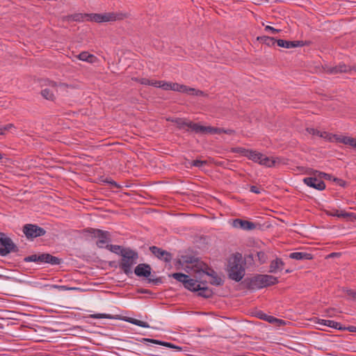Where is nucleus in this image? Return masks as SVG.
Masks as SVG:
<instances>
[{
  "label": "nucleus",
  "mask_w": 356,
  "mask_h": 356,
  "mask_svg": "<svg viewBox=\"0 0 356 356\" xmlns=\"http://www.w3.org/2000/svg\"><path fill=\"white\" fill-rule=\"evenodd\" d=\"M188 264L184 266L181 261L179 259V269L182 268L187 274L179 272V282H181L184 286L193 292H197L199 296L209 298L212 296L213 291L207 287L202 280L204 276L209 277V282L212 285L220 286L223 284L222 279L218 276V273L209 267L207 265L202 264L198 261H186Z\"/></svg>",
  "instance_id": "1"
},
{
  "label": "nucleus",
  "mask_w": 356,
  "mask_h": 356,
  "mask_svg": "<svg viewBox=\"0 0 356 356\" xmlns=\"http://www.w3.org/2000/svg\"><path fill=\"white\" fill-rule=\"evenodd\" d=\"M120 253L122 257L119 261L120 268L127 275L132 273L131 268L137 264L138 259V253L130 248L123 250Z\"/></svg>",
  "instance_id": "2"
},
{
  "label": "nucleus",
  "mask_w": 356,
  "mask_h": 356,
  "mask_svg": "<svg viewBox=\"0 0 356 356\" xmlns=\"http://www.w3.org/2000/svg\"><path fill=\"white\" fill-rule=\"evenodd\" d=\"M229 277L230 279L239 282L245 275V268L242 260L241 254H237L230 258L228 268Z\"/></svg>",
  "instance_id": "3"
},
{
  "label": "nucleus",
  "mask_w": 356,
  "mask_h": 356,
  "mask_svg": "<svg viewBox=\"0 0 356 356\" xmlns=\"http://www.w3.org/2000/svg\"><path fill=\"white\" fill-rule=\"evenodd\" d=\"M184 129L191 130L195 133L209 134H220V128L213 127L211 126H202L197 123H193L186 119L179 118V129Z\"/></svg>",
  "instance_id": "4"
},
{
  "label": "nucleus",
  "mask_w": 356,
  "mask_h": 356,
  "mask_svg": "<svg viewBox=\"0 0 356 356\" xmlns=\"http://www.w3.org/2000/svg\"><path fill=\"white\" fill-rule=\"evenodd\" d=\"M277 283L278 280L276 277L270 275H257L250 279L248 287L252 290H258Z\"/></svg>",
  "instance_id": "5"
},
{
  "label": "nucleus",
  "mask_w": 356,
  "mask_h": 356,
  "mask_svg": "<svg viewBox=\"0 0 356 356\" xmlns=\"http://www.w3.org/2000/svg\"><path fill=\"white\" fill-rule=\"evenodd\" d=\"M87 16L88 21L101 23L122 20L128 17V14L122 12H111L104 13H91Z\"/></svg>",
  "instance_id": "6"
},
{
  "label": "nucleus",
  "mask_w": 356,
  "mask_h": 356,
  "mask_svg": "<svg viewBox=\"0 0 356 356\" xmlns=\"http://www.w3.org/2000/svg\"><path fill=\"white\" fill-rule=\"evenodd\" d=\"M25 262H36L49 264L51 265H59L61 259L57 257L53 256L49 253H42L40 254H31L24 259Z\"/></svg>",
  "instance_id": "7"
},
{
  "label": "nucleus",
  "mask_w": 356,
  "mask_h": 356,
  "mask_svg": "<svg viewBox=\"0 0 356 356\" xmlns=\"http://www.w3.org/2000/svg\"><path fill=\"white\" fill-rule=\"evenodd\" d=\"M136 81L143 85L152 86L156 88H161L165 90H178V83L166 82L164 81H156L147 78L136 79Z\"/></svg>",
  "instance_id": "8"
},
{
  "label": "nucleus",
  "mask_w": 356,
  "mask_h": 356,
  "mask_svg": "<svg viewBox=\"0 0 356 356\" xmlns=\"http://www.w3.org/2000/svg\"><path fill=\"white\" fill-rule=\"evenodd\" d=\"M84 232L90 234L92 237L98 238L96 244L99 248H106L105 245L111 241V235L107 231L95 228H88L85 229Z\"/></svg>",
  "instance_id": "9"
},
{
  "label": "nucleus",
  "mask_w": 356,
  "mask_h": 356,
  "mask_svg": "<svg viewBox=\"0 0 356 356\" xmlns=\"http://www.w3.org/2000/svg\"><path fill=\"white\" fill-rule=\"evenodd\" d=\"M323 138L328 141H335L356 148V140L354 138L342 135L332 134L330 133H324L323 134Z\"/></svg>",
  "instance_id": "10"
},
{
  "label": "nucleus",
  "mask_w": 356,
  "mask_h": 356,
  "mask_svg": "<svg viewBox=\"0 0 356 356\" xmlns=\"http://www.w3.org/2000/svg\"><path fill=\"white\" fill-rule=\"evenodd\" d=\"M23 233L28 239H33L45 235L46 230L35 224H26L23 227Z\"/></svg>",
  "instance_id": "11"
},
{
  "label": "nucleus",
  "mask_w": 356,
  "mask_h": 356,
  "mask_svg": "<svg viewBox=\"0 0 356 356\" xmlns=\"http://www.w3.org/2000/svg\"><path fill=\"white\" fill-rule=\"evenodd\" d=\"M149 251L151 253L156 257L158 259L164 261L166 265L169 264L170 266V262L172 260V254L161 248H159L157 246H150L149 248Z\"/></svg>",
  "instance_id": "12"
},
{
  "label": "nucleus",
  "mask_w": 356,
  "mask_h": 356,
  "mask_svg": "<svg viewBox=\"0 0 356 356\" xmlns=\"http://www.w3.org/2000/svg\"><path fill=\"white\" fill-rule=\"evenodd\" d=\"M1 245L3 246V248H0V255L2 257H5L12 252H17L19 250L12 239L7 236L1 240Z\"/></svg>",
  "instance_id": "13"
},
{
  "label": "nucleus",
  "mask_w": 356,
  "mask_h": 356,
  "mask_svg": "<svg viewBox=\"0 0 356 356\" xmlns=\"http://www.w3.org/2000/svg\"><path fill=\"white\" fill-rule=\"evenodd\" d=\"M232 225L234 228L246 231L252 230L256 228V225L254 222L240 218L234 219Z\"/></svg>",
  "instance_id": "14"
},
{
  "label": "nucleus",
  "mask_w": 356,
  "mask_h": 356,
  "mask_svg": "<svg viewBox=\"0 0 356 356\" xmlns=\"http://www.w3.org/2000/svg\"><path fill=\"white\" fill-rule=\"evenodd\" d=\"M303 182L307 186L317 189L318 191H323L325 188V184L324 181L316 177H305L303 179Z\"/></svg>",
  "instance_id": "15"
},
{
  "label": "nucleus",
  "mask_w": 356,
  "mask_h": 356,
  "mask_svg": "<svg viewBox=\"0 0 356 356\" xmlns=\"http://www.w3.org/2000/svg\"><path fill=\"white\" fill-rule=\"evenodd\" d=\"M151 270L152 268L149 264H140L135 268L134 273L138 277H144L147 278L151 275Z\"/></svg>",
  "instance_id": "16"
},
{
  "label": "nucleus",
  "mask_w": 356,
  "mask_h": 356,
  "mask_svg": "<svg viewBox=\"0 0 356 356\" xmlns=\"http://www.w3.org/2000/svg\"><path fill=\"white\" fill-rule=\"evenodd\" d=\"M281 163L280 157H268L262 154L259 164L267 168H272Z\"/></svg>",
  "instance_id": "17"
},
{
  "label": "nucleus",
  "mask_w": 356,
  "mask_h": 356,
  "mask_svg": "<svg viewBox=\"0 0 356 356\" xmlns=\"http://www.w3.org/2000/svg\"><path fill=\"white\" fill-rule=\"evenodd\" d=\"M314 322L315 323L319 324L321 325L327 326V327L334 328V329L339 330H346V327H342L339 323L332 321V320H325V319H321L318 318H316L314 320Z\"/></svg>",
  "instance_id": "18"
},
{
  "label": "nucleus",
  "mask_w": 356,
  "mask_h": 356,
  "mask_svg": "<svg viewBox=\"0 0 356 356\" xmlns=\"http://www.w3.org/2000/svg\"><path fill=\"white\" fill-rule=\"evenodd\" d=\"M277 44L280 47H284L286 49H291L299 47H303L305 43L303 41L300 40H295V41H289L284 40H277Z\"/></svg>",
  "instance_id": "19"
},
{
  "label": "nucleus",
  "mask_w": 356,
  "mask_h": 356,
  "mask_svg": "<svg viewBox=\"0 0 356 356\" xmlns=\"http://www.w3.org/2000/svg\"><path fill=\"white\" fill-rule=\"evenodd\" d=\"M353 70H355V68H352L350 66H348L343 63H340L338 65L330 67L327 70V72L330 74H338V73H343V72H348L350 73Z\"/></svg>",
  "instance_id": "20"
},
{
  "label": "nucleus",
  "mask_w": 356,
  "mask_h": 356,
  "mask_svg": "<svg viewBox=\"0 0 356 356\" xmlns=\"http://www.w3.org/2000/svg\"><path fill=\"white\" fill-rule=\"evenodd\" d=\"M180 92L193 96H206L204 92L202 90H197L193 88H188L183 85H179V93Z\"/></svg>",
  "instance_id": "21"
},
{
  "label": "nucleus",
  "mask_w": 356,
  "mask_h": 356,
  "mask_svg": "<svg viewBox=\"0 0 356 356\" xmlns=\"http://www.w3.org/2000/svg\"><path fill=\"white\" fill-rule=\"evenodd\" d=\"M284 262L281 259L277 258L275 260H273L270 262V266H269V272L270 273H276L279 270H282L284 267Z\"/></svg>",
  "instance_id": "22"
},
{
  "label": "nucleus",
  "mask_w": 356,
  "mask_h": 356,
  "mask_svg": "<svg viewBox=\"0 0 356 356\" xmlns=\"http://www.w3.org/2000/svg\"><path fill=\"white\" fill-rule=\"evenodd\" d=\"M78 59L88 62L89 63H93L97 60V57L93 54H89L88 51H82L76 56Z\"/></svg>",
  "instance_id": "23"
},
{
  "label": "nucleus",
  "mask_w": 356,
  "mask_h": 356,
  "mask_svg": "<svg viewBox=\"0 0 356 356\" xmlns=\"http://www.w3.org/2000/svg\"><path fill=\"white\" fill-rule=\"evenodd\" d=\"M289 257L296 260H309L312 258L311 254L303 252H295L290 254Z\"/></svg>",
  "instance_id": "24"
},
{
  "label": "nucleus",
  "mask_w": 356,
  "mask_h": 356,
  "mask_svg": "<svg viewBox=\"0 0 356 356\" xmlns=\"http://www.w3.org/2000/svg\"><path fill=\"white\" fill-rule=\"evenodd\" d=\"M327 214L330 216H337L338 218H353L355 217V213H348L343 210H333L332 211H330Z\"/></svg>",
  "instance_id": "25"
},
{
  "label": "nucleus",
  "mask_w": 356,
  "mask_h": 356,
  "mask_svg": "<svg viewBox=\"0 0 356 356\" xmlns=\"http://www.w3.org/2000/svg\"><path fill=\"white\" fill-rule=\"evenodd\" d=\"M141 342L145 343V342H149L154 344H158L167 347L174 348H178V346H176L169 342H165L156 339H148V338H143L140 340Z\"/></svg>",
  "instance_id": "26"
},
{
  "label": "nucleus",
  "mask_w": 356,
  "mask_h": 356,
  "mask_svg": "<svg viewBox=\"0 0 356 356\" xmlns=\"http://www.w3.org/2000/svg\"><path fill=\"white\" fill-rule=\"evenodd\" d=\"M261 156H262V153L259 152L256 150L250 149L248 152V154H247V158L254 163H259L261 159Z\"/></svg>",
  "instance_id": "27"
},
{
  "label": "nucleus",
  "mask_w": 356,
  "mask_h": 356,
  "mask_svg": "<svg viewBox=\"0 0 356 356\" xmlns=\"http://www.w3.org/2000/svg\"><path fill=\"white\" fill-rule=\"evenodd\" d=\"M41 95L44 99L47 100L53 101L55 98L54 90L50 88H46L42 89L41 90Z\"/></svg>",
  "instance_id": "28"
},
{
  "label": "nucleus",
  "mask_w": 356,
  "mask_h": 356,
  "mask_svg": "<svg viewBox=\"0 0 356 356\" xmlns=\"http://www.w3.org/2000/svg\"><path fill=\"white\" fill-rule=\"evenodd\" d=\"M88 14H81V13H75L71 15H68L67 18L68 19L75 21V22H81L84 21L85 19L88 20Z\"/></svg>",
  "instance_id": "29"
},
{
  "label": "nucleus",
  "mask_w": 356,
  "mask_h": 356,
  "mask_svg": "<svg viewBox=\"0 0 356 356\" xmlns=\"http://www.w3.org/2000/svg\"><path fill=\"white\" fill-rule=\"evenodd\" d=\"M127 321L131 324H134V325L142 327H149V325L147 322L142 321L136 319V318H129L127 320Z\"/></svg>",
  "instance_id": "30"
},
{
  "label": "nucleus",
  "mask_w": 356,
  "mask_h": 356,
  "mask_svg": "<svg viewBox=\"0 0 356 356\" xmlns=\"http://www.w3.org/2000/svg\"><path fill=\"white\" fill-rule=\"evenodd\" d=\"M341 291L346 293V295L348 296V299L353 300V301H356V291L355 290H353L351 289H348V288H342Z\"/></svg>",
  "instance_id": "31"
},
{
  "label": "nucleus",
  "mask_w": 356,
  "mask_h": 356,
  "mask_svg": "<svg viewBox=\"0 0 356 356\" xmlns=\"http://www.w3.org/2000/svg\"><path fill=\"white\" fill-rule=\"evenodd\" d=\"M257 39L258 40L264 44H266L267 45H274L275 43H277L276 40L269 36H261L259 37Z\"/></svg>",
  "instance_id": "32"
},
{
  "label": "nucleus",
  "mask_w": 356,
  "mask_h": 356,
  "mask_svg": "<svg viewBox=\"0 0 356 356\" xmlns=\"http://www.w3.org/2000/svg\"><path fill=\"white\" fill-rule=\"evenodd\" d=\"M106 248L118 254H120V252L126 249L118 245H106Z\"/></svg>",
  "instance_id": "33"
},
{
  "label": "nucleus",
  "mask_w": 356,
  "mask_h": 356,
  "mask_svg": "<svg viewBox=\"0 0 356 356\" xmlns=\"http://www.w3.org/2000/svg\"><path fill=\"white\" fill-rule=\"evenodd\" d=\"M307 132L312 136H318L323 138V134L327 133L326 131H320L314 128H307Z\"/></svg>",
  "instance_id": "34"
},
{
  "label": "nucleus",
  "mask_w": 356,
  "mask_h": 356,
  "mask_svg": "<svg viewBox=\"0 0 356 356\" xmlns=\"http://www.w3.org/2000/svg\"><path fill=\"white\" fill-rule=\"evenodd\" d=\"M90 317L92 318H96V319H99V318L112 319V318H113L112 315L108 314H91L90 316Z\"/></svg>",
  "instance_id": "35"
},
{
  "label": "nucleus",
  "mask_w": 356,
  "mask_h": 356,
  "mask_svg": "<svg viewBox=\"0 0 356 356\" xmlns=\"http://www.w3.org/2000/svg\"><path fill=\"white\" fill-rule=\"evenodd\" d=\"M259 317L261 318V319H263V320H265L269 323H273L275 321H277L278 319L275 318L274 316H268L266 314H259Z\"/></svg>",
  "instance_id": "36"
},
{
  "label": "nucleus",
  "mask_w": 356,
  "mask_h": 356,
  "mask_svg": "<svg viewBox=\"0 0 356 356\" xmlns=\"http://www.w3.org/2000/svg\"><path fill=\"white\" fill-rule=\"evenodd\" d=\"M249 150L250 149H247L243 147H234L232 149V152L241 154L245 157H247V154H248Z\"/></svg>",
  "instance_id": "37"
},
{
  "label": "nucleus",
  "mask_w": 356,
  "mask_h": 356,
  "mask_svg": "<svg viewBox=\"0 0 356 356\" xmlns=\"http://www.w3.org/2000/svg\"><path fill=\"white\" fill-rule=\"evenodd\" d=\"M49 86L54 89V90H56V88L57 87L60 86V87H67V84L66 83H56L55 81H50L49 82Z\"/></svg>",
  "instance_id": "38"
},
{
  "label": "nucleus",
  "mask_w": 356,
  "mask_h": 356,
  "mask_svg": "<svg viewBox=\"0 0 356 356\" xmlns=\"http://www.w3.org/2000/svg\"><path fill=\"white\" fill-rule=\"evenodd\" d=\"M207 164L206 161L195 160L192 162V165L197 168H202Z\"/></svg>",
  "instance_id": "39"
},
{
  "label": "nucleus",
  "mask_w": 356,
  "mask_h": 356,
  "mask_svg": "<svg viewBox=\"0 0 356 356\" xmlns=\"http://www.w3.org/2000/svg\"><path fill=\"white\" fill-rule=\"evenodd\" d=\"M265 31H270L273 34H276V33H280L281 30L280 29H276L273 28V26H270L268 25V26H266Z\"/></svg>",
  "instance_id": "40"
},
{
  "label": "nucleus",
  "mask_w": 356,
  "mask_h": 356,
  "mask_svg": "<svg viewBox=\"0 0 356 356\" xmlns=\"http://www.w3.org/2000/svg\"><path fill=\"white\" fill-rule=\"evenodd\" d=\"M257 257L261 263H264L266 259V254L263 252H257Z\"/></svg>",
  "instance_id": "41"
},
{
  "label": "nucleus",
  "mask_w": 356,
  "mask_h": 356,
  "mask_svg": "<svg viewBox=\"0 0 356 356\" xmlns=\"http://www.w3.org/2000/svg\"><path fill=\"white\" fill-rule=\"evenodd\" d=\"M14 127L13 124H8L5 126L1 127V132H3V135L5 134L6 131L10 130L11 128Z\"/></svg>",
  "instance_id": "42"
},
{
  "label": "nucleus",
  "mask_w": 356,
  "mask_h": 356,
  "mask_svg": "<svg viewBox=\"0 0 356 356\" xmlns=\"http://www.w3.org/2000/svg\"><path fill=\"white\" fill-rule=\"evenodd\" d=\"M220 130L221 131V134L222 133H225L226 134H229V135H232L234 134V131L233 129H220Z\"/></svg>",
  "instance_id": "43"
},
{
  "label": "nucleus",
  "mask_w": 356,
  "mask_h": 356,
  "mask_svg": "<svg viewBox=\"0 0 356 356\" xmlns=\"http://www.w3.org/2000/svg\"><path fill=\"white\" fill-rule=\"evenodd\" d=\"M250 191L256 194L260 193V190L256 186H252L250 187Z\"/></svg>",
  "instance_id": "44"
},
{
  "label": "nucleus",
  "mask_w": 356,
  "mask_h": 356,
  "mask_svg": "<svg viewBox=\"0 0 356 356\" xmlns=\"http://www.w3.org/2000/svg\"><path fill=\"white\" fill-rule=\"evenodd\" d=\"M160 282L159 278L156 279H149V282H152L154 284H158Z\"/></svg>",
  "instance_id": "45"
},
{
  "label": "nucleus",
  "mask_w": 356,
  "mask_h": 356,
  "mask_svg": "<svg viewBox=\"0 0 356 356\" xmlns=\"http://www.w3.org/2000/svg\"><path fill=\"white\" fill-rule=\"evenodd\" d=\"M346 330H348L350 332H355L356 330V327L354 326H350L348 328H346Z\"/></svg>",
  "instance_id": "46"
},
{
  "label": "nucleus",
  "mask_w": 356,
  "mask_h": 356,
  "mask_svg": "<svg viewBox=\"0 0 356 356\" xmlns=\"http://www.w3.org/2000/svg\"><path fill=\"white\" fill-rule=\"evenodd\" d=\"M54 288H58L60 289H67V288L65 286H58V285H54Z\"/></svg>",
  "instance_id": "47"
},
{
  "label": "nucleus",
  "mask_w": 356,
  "mask_h": 356,
  "mask_svg": "<svg viewBox=\"0 0 356 356\" xmlns=\"http://www.w3.org/2000/svg\"><path fill=\"white\" fill-rule=\"evenodd\" d=\"M172 277L177 280H178V272L174 273L172 275Z\"/></svg>",
  "instance_id": "48"
},
{
  "label": "nucleus",
  "mask_w": 356,
  "mask_h": 356,
  "mask_svg": "<svg viewBox=\"0 0 356 356\" xmlns=\"http://www.w3.org/2000/svg\"><path fill=\"white\" fill-rule=\"evenodd\" d=\"M320 175H321V177H325V176H327V175L326 173H325V172H320Z\"/></svg>",
  "instance_id": "49"
},
{
  "label": "nucleus",
  "mask_w": 356,
  "mask_h": 356,
  "mask_svg": "<svg viewBox=\"0 0 356 356\" xmlns=\"http://www.w3.org/2000/svg\"><path fill=\"white\" fill-rule=\"evenodd\" d=\"M112 184H113L115 186H118V184L115 181L111 182Z\"/></svg>",
  "instance_id": "50"
},
{
  "label": "nucleus",
  "mask_w": 356,
  "mask_h": 356,
  "mask_svg": "<svg viewBox=\"0 0 356 356\" xmlns=\"http://www.w3.org/2000/svg\"><path fill=\"white\" fill-rule=\"evenodd\" d=\"M3 158L2 154L0 153V160Z\"/></svg>",
  "instance_id": "51"
},
{
  "label": "nucleus",
  "mask_w": 356,
  "mask_h": 356,
  "mask_svg": "<svg viewBox=\"0 0 356 356\" xmlns=\"http://www.w3.org/2000/svg\"><path fill=\"white\" fill-rule=\"evenodd\" d=\"M290 272H291V270H286V273H290Z\"/></svg>",
  "instance_id": "52"
},
{
  "label": "nucleus",
  "mask_w": 356,
  "mask_h": 356,
  "mask_svg": "<svg viewBox=\"0 0 356 356\" xmlns=\"http://www.w3.org/2000/svg\"><path fill=\"white\" fill-rule=\"evenodd\" d=\"M3 276L0 274V279L2 278Z\"/></svg>",
  "instance_id": "53"
}]
</instances>
